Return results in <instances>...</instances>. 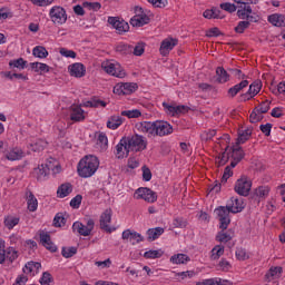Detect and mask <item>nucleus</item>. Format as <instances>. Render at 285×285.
Listing matches in <instances>:
<instances>
[{
    "label": "nucleus",
    "instance_id": "nucleus-47",
    "mask_svg": "<svg viewBox=\"0 0 285 285\" xmlns=\"http://www.w3.org/2000/svg\"><path fill=\"white\" fill-rule=\"evenodd\" d=\"M61 255L66 259L73 257V255H77V247H62Z\"/></svg>",
    "mask_w": 285,
    "mask_h": 285
},
{
    "label": "nucleus",
    "instance_id": "nucleus-53",
    "mask_svg": "<svg viewBox=\"0 0 285 285\" xmlns=\"http://www.w3.org/2000/svg\"><path fill=\"white\" fill-rule=\"evenodd\" d=\"M220 9L225 10V12H229V13H233V12L237 11V7L234 3H230V2L220 3Z\"/></svg>",
    "mask_w": 285,
    "mask_h": 285
},
{
    "label": "nucleus",
    "instance_id": "nucleus-22",
    "mask_svg": "<svg viewBox=\"0 0 285 285\" xmlns=\"http://www.w3.org/2000/svg\"><path fill=\"white\" fill-rule=\"evenodd\" d=\"M283 268L281 266L271 267L265 274L267 282H273V279H279L282 277Z\"/></svg>",
    "mask_w": 285,
    "mask_h": 285
},
{
    "label": "nucleus",
    "instance_id": "nucleus-39",
    "mask_svg": "<svg viewBox=\"0 0 285 285\" xmlns=\"http://www.w3.org/2000/svg\"><path fill=\"white\" fill-rule=\"evenodd\" d=\"M32 55L33 57H38V59H46L48 57V50L46 47L38 46L33 48Z\"/></svg>",
    "mask_w": 285,
    "mask_h": 285
},
{
    "label": "nucleus",
    "instance_id": "nucleus-63",
    "mask_svg": "<svg viewBox=\"0 0 285 285\" xmlns=\"http://www.w3.org/2000/svg\"><path fill=\"white\" fill-rule=\"evenodd\" d=\"M218 268H220V271H225V272H228L229 268H232V265L226 259H222L219 263H218Z\"/></svg>",
    "mask_w": 285,
    "mask_h": 285
},
{
    "label": "nucleus",
    "instance_id": "nucleus-33",
    "mask_svg": "<svg viewBox=\"0 0 285 285\" xmlns=\"http://www.w3.org/2000/svg\"><path fill=\"white\" fill-rule=\"evenodd\" d=\"M147 235H148V239H150L151 242H155V239H158L159 237H161V235H164V228L156 227V228L148 229Z\"/></svg>",
    "mask_w": 285,
    "mask_h": 285
},
{
    "label": "nucleus",
    "instance_id": "nucleus-28",
    "mask_svg": "<svg viewBox=\"0 0 285 285\" xmlns=\"http://www.w3.org/2000/svg\"><path fill=\"white\" fill-rule=\"evenodd\" d=\"M216 76L218 83H227V81H230V75H228V71H226L224 67H217Z\"/></svg>",
    "mask_w": 285,
    "mask_h": 285
},
{
    "label": "nucleus",
    "instance_id": "nucleus-11",
    "mask_svg": "<svg viewBox=\"0 0 285 285\" xmlns=\"http://www.w3.org/2000/svg\"><path fill=\"white\" fill-rule=\"evenodd\" d=\"M19 257V252H17L13 247H8L7 249L0 245V264H3L6 259L10 262H14Z\"/></svg>",
    "mask_w": 285,
    "mask_h": 285
},
{
    "label": "nucleus",
    "instance_id": "nucleus-64",
    "mask_svg": "<svg viewBox=\"0 0 285 285\" xmlns=\"http://www.w3.org/2000/svg\"><path fill=\"white\" fill-rule=\"evenodd\" d=\"M219 281L215 278H208V279H204L202 282L196 283V285H217Z\"/></svg>",
    "mask_w": 285,
    "mask_h": 285
},
{
    "label": "nucleus",
    "instance_id": "nucleus-4",
    "mask_svg": "<svg viewBox=\"0 0 285 285\" xmlns=\"http://www.w3.org/2000/svg\"><path fill=\"white\" fill-rule=\"evenodd\" d=\"M102 70L111 77H117L118 79H124L126 77V70L119 65V62L105 61L101 63Z\"/></svg>",
    "mask_w": 285,
    "mask_h": 285
},
{
    "label": "nucleus",
    "instance_id": "nucleus-3",
    "mask_svg": "<svg viewBox=\"0 0 285 285\" xmlns=\"http://www.w3.org/2000/svg\"><path fill=\"white\" fill-rule=\"evenodd\" d=\"M127 141V147L134 153H141L142 150H146L148 148V140L146 137L135 134L130 138H125Z\"/></svg>",
    "mask_w": 285,
    "mask_h": 285
},
{
    "label": "nucleus",
    "instance_id": "nucleus-48",
    "mask_svg": "<svg viewBox=\"0 0 285 285\" xmlns=\"http://www.w3.org/2000/svg\"><path fill=\"white\" fill-rule=\"evenodd\" d=\"M224 255V246L217 245L212 249V259H219Z\"/></svg>",
    "mask_w": 285,
    "mask_h": 285
},
{
    "label": "nucleus",
    "instance_id": "nucleus-38",
    "mask_svg": "<svg viewBox=\"0 0 285 285\" xmlns=\"http://www.w3.org/2000/svg\"><path fill=\"white\" fill-rule=\"evenodd\" d=\"M30 67L35 72H50V67L42 62H31Z\"/></svg>",
    "mask_w": 285,
    "mask_h": 285
},
{
    "label": "nucleus",
    "instance_id": "nucleus-25",
    "mask_svg": "<svg viewBox=\"0 0 285 285\" xmlns=\"http://www.w3.org/2000/svg\"><path fill=\"white\" fill-rule=\"evenodd\" d=\"M27 206L30 213H35V210L39 208V202L37 200V197H35V194H32V191H27Z\"/></svg>",
    "mask_w": 285,
    "mask_h": 285
},
{
    "label": "nucleus",
    "instance_id": "nucleus-42",
    "mask_svg": "<svg viewBox=\"0 0 285 285\" xmlns=\"http://www.w3.org/2000/svg\"><path fill=\"white\" fill-rule=\"evenodd\" d=\"M249 28H250V22L244 20V21H239L234 30L237 35H244V32H246V30H248Z\"/></svg>",
    "mask_w": 285,
    "mask_h": 285
},
{
    "label": "nucleus",
    "instance_id": "nucleus-30",
    "mask_svg": "<svg viewBox=\"0 0 285 285\" xmlns=\"http://www.w3.org/2000/svg\"><path fill=\"white\" fill-rule=\"evenodd\" d=\"M72 193V185L70 183H65L58 187L57 195L61 198L68 197Z\"/></svg>",
    "mask_w": 285,
    "mask_h": 285
},
{
    "label": "nucleus",
    "instance_id": "nucleus-55",
    "mask_svg": "<svg viewBox=\"0 0 285 285\" xmlns=\"http://www.w3.org/2000/svg\"><path fill=\"white\" fill-rule=\"evenodd\" d=\"M173 226L174 228H186L187 226L186 219L181 217H177L173 220Z\"/></svg>",
    "mask_w": 285,
    "mask_h": 285
},
{
    "label": "nucleus",
    "instance_id": "nucleus-58",
    "mask_svg": "<svg viewBox=\"0 0 285 285\" xmlns=\"http://www.w3.org/2000/svg\"><path fill=\"white\" fill-rule=\"evenodd\" d=\"M230 177H233V169L227 166L224 170L220 184H226Z\"/></svg>",
    "mask_w": 285,
    "mask_h": 285
},
{
    "label": "nucleus",
    "instance_id": "nucleus-9",
    "mask_svg": "<svg viewBox=\"0 0 285 285\" xmlns=\"http://www.w3.org/2000/svg\"><path fill=\"white\" fill-rule=\"evenodd\" d=\"M230 213L233 212H230V207L228 205L225 207L220 206L216 209L222 230H226V228H228V225L230 224Z\"/></svg>",
    "mask_w": 285,
    "mask_h": 285
},
{
    "label": "nucleus",
    "instance_id": "nucleus-41",
    "mask_svg": "<svg viewBox=\"0 0 285 285\" xmlns=\"http://www.w3.org/2000/svg\"><path fill=\"white\" fill-rule=\"evenodd\" d=\"M120 115L121 117H128V119H139V117H141V111L138 109L124 110Z\"/></svg>",
    "mask_w": 285,
    "mask_h": 285
},
{
    "label": "nucleus",
    "instance_id": "nucleus-50",
    "mask_svg": "<svg viewBox=\"0 0 285 285\" xmlns=\"http://www.w3.org/2000/svg\"><path fill=\"white\" fill-rule=\"evenodd\" d=\"M256 110L261 112V115H266V112L271 110V100H264L258 107H256Z\"/></svg>",
    "mask_w": 285,
    "mask_h": 285
},
{
    "label": "nucleus",
    "instance_id": "nucleus-13",
    "mask_svg": "<svg viewBox=\"0 0 285 285\" xmlns=\"http://www.w3.org/2000/svg\"><path fill=\"white\" fill-rule=\"evenodd\" d=\"M112 222V209H106L100 215V228L101 230H106V233H112V229H110V223Z\"/></svg>",
    "mask_w": 285,
    "mask_h": 285
},
{
    "label": "nucleus",
    "instance_id": "nucleus-26",
    "mask_svg": "<svg viewBox=\"0 0 285 285\" xmlns=\"http://www.w3.org/2000/svg\"><path fill=\"white\" fill-rule=\"evenodd\" d=\"M39 268H41V263L29 262L24 265L22 271L26 275H35L39 273Z\"/></svg>",
    "mask_w": 285,
    "mask_h": 285
},
{
    "label": "nucleus",
    "instance_id": "nucleus-36",
    "mask_svg": "<svg viewBox=\"0 0 285 285\" xmlns=\"http://www.w3.org/2000/svg\"><path fill=\"white\" fill-rule=\"evenodd\" d=\"M171 264H186L190 262V257L186 254H176L170 257Z\"/></svg>",
    "mask_w": 285,
    "mask_h": 285
},
{
    "label": "nucleus",
    "instance_id": "nucleus-40",
    "mask_svg": "<svg viewBox=\"0 0 285 285\" xmlns=\"http://www.w3.org/2000/svg\"><path fill=\"white\" fill-rule=\"evenodd\" d=\"M232 159H236V161H242L244 159V150L239 145H236L232 149Z\"/></svg>",
    "mask_w": 285,
    "mask_h": 285
},
{
    "label": "nucleus",
    "instance_id": "nucleus-37",
    "mask_svg": "<svg viewBox=\"0 0 285 285\" xmlns=\"http://www.w3.org/2000/svg\"><path fill=\"white\" fill-rule=\"evenodd\" d=\"M262 80L254 81L252 85H249V95H252V97H257V95H259L262 91Z\"/></svg>",
    "mask_w": 285,
    "mask_h": 285
},
{
    "label": "nucleus",
    "instance_id": "nucleus-60",
    "mask_svg": "<svg viewBox=\"0 0 285 285\" xmlns=\"http://www.w3.org/2000/svg\"><path fill=\"white\" fill-rule=\"evenodd\" d=\"M228 161V154L226 151L222 153L217 158H216V164L218 166H225V164Z\"/></svg>",
    "mask_w": 285,
    "mask_h": 285
},
{
    "label": "nucleus",
    "instance_id": "nucleus-56",
    "mask_svg": "<svg viewBox=\"0 0 285 285\" xmlns=\"http://www.w3.org/2000/svg\"><path fill=\"white\" fill-rule=\"evenodd\" d=\"M129 242L132 244V246H135V244H140V242H144V236L137 232H134Z\"/></svg>",
    "mask_w": 285,
    "mask_h": 285
},
{
    "label": "nucleus",
    "instance_id": "nucleus-15",
    "mask_svg": "<svg viewBox=\"0 0 285 285\" xmlns=\"http://www.w3.org/2000/svg\"><path fill=\"white\" fill-rule=\"evenodd\" d=\"M227 206L229 207V210L234 215L237 213H242V210L246 208V204H244V198H237V197H232Z\"/></svg>",
    "mask_w": 285,
    "mask_h": 285
},
{
    "label": "nucleus",
    "instance_id": "nucleus-19",
    "mask_svg": "<svg viewBox=\"0 0 285 285\" xmlns=\"http://www.w3.org/2000/svg\"><path fill=\"white\" fill-rule=\"evenodd\" d=\"M118 159H124V157H128V153H130L128 148V142L126 138H122L120 142L116 146Z\"/></svg>",
    "mask_w": 285,
    "mask_h": 285
},
{
    "label": "nucleus",
    "instance_id": "nucleus-59",
    "mask_svg": "<svg viewBox=\"0 0 285 285\" xmlns=\"http://www.w3.org/2000/svg\"><path fill=\"white\" fill-rule=\"evenodd\" d=\"M176 277H181V279H191V277H195V271L176 273Z\"/></svg>",
    "mask_w": 285,
    "mask_h": 285
},
{
    "label": "nucleus",
    "instance_id": "nucleus-6",
    "mask_svg": "<svg viewBox=\"0 0 285 285\" xmlns=\"http://www.w3.org/2000/svg\"><path fill=\"white\" fill-rule=\"evenodd\" d=\"M49 17L51 21L58 23V26H63V23L68 21V14L66 13V9L59 6H56L50 9Z\"/></svg>",
    "mask_w": 285,
    "mask_h": 285
},
{
    "label": "nucleus",
    "instance_id": "nucleus-51",
    "mask_svg": "<svg viewBox=\"0 0 285 285\" xmlns=\"http://www.w3.org/2000/svg\"><path fill=\"white\" fill-rule=\"evenodd\" d=\"M216 239H217V242H220L222 244H228V242H230V239H233V236H230V234H228V233L220 232L217 234Z\"/></svg>",
    "mask_w": 285,
    "mask_h": 285
},
{
    "label": "nucleus",
    "instance_id": "nucleus-23",
    "mask_svg": "<svg viewBox=\"0 0 285 285\" xmlns=\"http://www.w3.org/2000/svg\"><path fill=\"white\" fill-rule=\"evenodd\" d=\"M115 51L122 57H128V55H132V45L120 42L116 45Z\"/></svg>",
    "mask_w": 285,
    "mask_h": 285
},
{
    "label": "nucleus",
    "instance_id": "nucleus-29",
    "mask_svg": "<svg viewBox=\"0 0 285 285\" xmlns=\"http://www.w3.org/2000/svg\"><path fill=\"white\" fill-rule=\"evenodd\" d=\"M121 124H124V118H121L120 116H111L107 121V128H109L110 130H117V128H119Z\"/></svg>",
    "mask_w": 285,
    "mask_h": 285
},
{
    "label": "nucleus",
    "instance_id": "nucleus-7",
    "mask_svg": "<svg viewBox=\"0 0 285 285\" xmlns=\"http://www.w3.org/2000/svg\"><path fill=\"white\" fill-rule=\"evenodd\" d=\"M72 230H73V233H78V234L82 235V237H88V236H90V233H92V230H95V220L92 218H89L87 220V225H83L80 222H76L72 225Z\"/></svg>",
    "mask_w": 285,
    "mask_h": 285
},
{
    "label": "nucleus",
    "instance_id": "nucleus-45",
    "mask_svg": "<svg viewBox=\"0 0 285 285\" xmlns=\"http://www.w3.org/2000/svg\"><path fill=\"white\" fill-rule=\"evenodd\" d=\"M262 119H264L263 114L259 112L257 110V108L255 107L254 110L252 111V114L249 115L250 124H257V122L262 121Z\"/></svg>",
    "mask_w": 285,
    "mask_h": 285
},
{
    "label": "nucleus",
    "instance_id": "nucleus-17",
    "mask_svg": "<svg viewBox=\"0 0 285 285\" xmlns=\"http://www.w3.org/2000/svg\"><path fill=\"white\" fill-rule=\"evenodd\" d=\"M70 119L71 121H83L86 119V116L83 115V109H81L80 106L72 105L70 107Z\"/></svg>",
    "mask_w": 285,
    "mask_h": 285
},
{
    "label": "nucleus",
    "instance_id": "nucleus-35",
    "mask_svg": "<svg viewBox=\"0 0 285 285\" xmlns=\"http://www.w3.org/2000/svg\"><path fill=\"white\" fill-rule=\"evenodd\" d=\"M252 135H253V131L250 129H246L239 132L236 141V146H239V144H246V141L250 139Z\"/></svg>",
    "mask_w": 285,
    "mask_h": 285
},
{
    "label": "nucleus",
    "instance_id": "nucleus-10",
    "mask_svg": "<svg viewBox=\"0 0 285 285\" xmlns=\"http://www.w3.org/2000/svg\"><path fill=\"white\" fill-rule=\"evenodd\" d=\"M137 88H139V86H137V83L135 82H121V83H117L114 87V94L115 95H132V92H136Z\"/></svg>",
    "mask_w": 285,
    "mask_h": 285
},
{
    "label": "nucleus",
    "instance_id": "nucleus-2",
    "mask_svg": "<svg viewBox=\"0 0 285 285\" xmlns=\"http://www.w3.org/2000/svg\"><path fill=\"white\" fill-rule=\"evenodd\" d=\"M99 169V158L97 156H85L78 164L79 177H92Z\"/></svg>",
    "mask_w": 285,
    "mask_h": 285
},
{
    "label": "nucleus",
    "instance_id": "nucleus-43",
    "mask_svg": "<svg viewBox=\"0 0 285 285\" xmlns=\"http://www.w3.org/2000/svg\"><path fill=\"white\" fill-rule=\"evenodd\" d=\"M97 146H100L102 150H106L108 148V136H106L104 132H99L97 138Z\"/></svg>",
    "mask_w": 285,
    "mask_h": 285
},
{
    "label": "nucleus",
    "instance_id": "nucleus-5",
    "mask_svg": "<svg viewBox=\"0 0 285 285\" xmlns=\"http://www.w3.org/2000/svg\"><path fill=\"white\" fill-rule=\"evenodd\" d=\"M250 188H253V183L246 176H242L236 180L234 186L235 193L240 195V197H248L250 194Z\"/></svg>",
    "mask_w": 285,
    "mask_h": 285
},
{
    "label": "nucleus",
    "instance_id": "nucleus-12",
    "mask_svg": "<svg viewBox=\"0 0 285 285\" xmlns=\"http://www.w3.org/2000/svg\"><path fill=\"white\" fill-rule=\"evenodd\" d=\"M108 23L112 26V28H115L119 35H122V32H128V30H130V26L128 24V22L124 20L120 21L117 17H109Z\"/></svg>",
    "mask_w": 285,
    "mask_h": 285
},
{
    "label": "nucleus",
    "instance_id": "nucleus-57",
    "mask_svg": "<svg viewBox=\"0 0 285 285\" xmlns=\"http://www.w3.org/2000/svg\"><path fill=\"white\" fill-rule=\"evenodd\" d=\"M60 55L62 57H67V58H70V59H76L77 58V52H75L73 50H68L66 48L60 49Z\"/></svg>",
    "mask_w": 285,
    "mask_h": 285
},
{
    "label": "nucleus",
    "instance_id": "nucleus-61",
    "mask_svg": "<svg viewBox=\"0 0 285 285\" xmlns=\"http://www.w3.org/2000/svg\"><path fill=\"white\" fill-rule=\"evenodd\" d=\"M52 282V275L48 272H45L42 274V277L40 278L41 285H49Z\"/></svg>",
    "mask_w": 285,
    "mask_h": 285
},
{
    "label": "nucleus",
    "instance_id": "nucleus-16",
    "mask_svg": "<svg viewBox=\"0 0 285 285\" xmlns=\"http://www.w3.org/2000/svg\"><path fill=\"white\" fill-rule=\"evenodd\" d=\"M39 237L42 246L50 250V253H57V247L52 244V239L50 238V234L48 232L40 230Z\"/></svg>",
    "mask_w": 285,
    "mask_h": 285
},
{
    "label": "nucleus",
    "instance_id": "nucleus-8",
    "mask_svg": "<svg viewBox=\"0 0 285 285\" xmlns=\"http://www.w3.org/2000/svg\"><path fill=\"white\" fill-rule=\"evenodd\" d=\"M135 199H144L149 204H155L157 202V193L153 191L150 188L140 187L134 194Z\"/></svg>",
    "mask_w": 285,
    "mask_h": 285
},
{
    "label": "nucleus",
    "instance_id": "nucleus-20",
    "mask_svg": "<svg viewBox=\"0 0 285 285\" xmlns=\"http://www.w3.org/2000/svg\"><path fill=\"white\" fill-rule=\"evenodd\" d=\"M268 22L276 28H285V16L279 13H274L268 16Z\"/></svg>",
    "mask_w": 285,
    "mask_h": 285
},
{
    "label": "nucleus",
    "instance_id": "nucleus-24",
    "mask_svg": "<svg viewBox=\"0 0 285 285\" xmlns=\"http://www.w3.org/2000/svg\"><path fill=\"white\" fill-rule=\"evenodd\" d=\"M50 173V167L48 165H40L38 168L33 169V175L40 181L41 179H46L48 174Z\"/></svg>",
    "mask_w": 285,
    "mask_h": 285
},
{
    "label": "nucleus",
    "instance_id": "nucleus-34",
    "mask_svg": "<svg viewBox=\"0 0 285 285\" xmlns=\"http://www.w3.org/2000/svg\"><path fill=\"white\" fill-rule=\"evenodd\" d=\"M130 23L134 27L141 28V26H146L148 23V17L146 16H135L130 19Z\"/></svg>",
    "mask_w": 285,
    "mask_h": 285
},
{
    "label": "nucleus",
    "instance_id": "nucleus-21",
    "mask_svg": "<svg viewBox=\"0 0 285 285\" xmlns=\"http://www.w3.org/2000/svg\"><path fill=\"white\" fill-rule=\"evenodd\" d=\"M69 71L71 77H83V75H86V67H83V65L76 62L71 66H69Z\"/></svg>",
    "mask_w": 285,
    "mask_h": 285
},
{
    "label": "nucleus",
    "instance_id": "nucleus-27",
    "mask_svg": "<svg viewBox=\"0 0 285 285\" xmlns=\"http://www.w3.org/2000/svg\"><path fill=\"white\" fill-rule=\"evenodd\" d=\"M23 157V150L20 148H13L6 153V159L9 161H17Z\"/></svg>",
    "mask_w": 285,
    "mask_h": 285
},
{
    "label": "nucleus",
    "instance_id": "nucleus-54",
    "mask_svg": "<svg viewBox=\"0 0 285 285\" xmlns=\"http://www.w3.org/2000/svg\"><path fill=\"white\" fill-rule=\"evenodd\" d=\"M9 66H12L13 68H19L20 70H23V68H26V60H23V58H19L17 60L10 61Z\"/></svg>",
    "mask_w": 285,
    "mask_h": 285
},
{
    "label": "nucleus",
    "instance_id": "nucleus-44",
    "mask_svg": "<svg viewBox=\"0 0 285 285\" xmlns=\"http://www.w3.org/2000/svg\"><path fill=\"white\" fill-rule=\"evenodd\" d=\"M164 255V252L161 249H154V250H148L144 254V257L146 259H159Z\"/></svg>",
    "mask_w": 285,
    "mask_h": 285
},
{
    "label": "nucleus",
    "instance_id": "nucleus-49",
    "mask_svg": "<svg viewBox=\"0 0 285 285\" xmlns=\"http://www.w3.org/2000/svg\"><path fill=\"white\" fill-rule=\"evenodd\" d=\"M17 224H19L18 217L8 216L4 219V225L7 226V228H9V230H12V228H14V226H17Z\"/></svg>",
    "mask_w": 285,
    "mask_h": 285
},
{
    "label": "nucleus",
    "instance_id": "nucleus-46",
    "mask_svg": "<svg viewBox=\"0 0 285 285\" xmlns=\"http://www.w3.org/2000/svg\"><path fill=\"white\" fill-rule=\"evenodd\" d=\"M146 50V43L138 42L135 47H132L131 55H135V57H141Z\"/></svg>",
    "mask_w": 285,
    "mask_h": 285
},
{
    "label": "nucleus",
    "instance_id": "nucleus-1",
    "mask_svg": "<svg viewBox=\"0 0 285 285\" xmlns=\"http://www.w3.org/2000/svg\"><path fill=\"white\" fill-rule=\"evenodd\" d=\"M138 132L147 135V137H167V135H173V126L168 121L157 120V121H142L136 124Z\"/></svg>",
    "mask_w": 285,
    "mask_h": 285
},
{
    "label": "nucleus",
    "instance_id": "nucleus-18",
    "mask_svg": "<svg viewBox=\"0 0 285 285\" xmlns=\"http://www.w3.org/2000/svg\"><path fill=\"white\" fill-rule=\"evenodd\" d=\"M247 87H248V80H243L239 83L235 85L234 87L229 88L227 91V95L233 99L237 97V95H239V92H242L244 88H247Z\"/></svg>",
    "mask_w": 285,
    "mask_h": 285
},
{
    "label": "nucleus",
    "instance_id": "nucleus-32",
    "mask_svg": "<svg viewBox=\"0 0 285 285\" xmlns=\"http://www.w3.org/2000/svg\"><path fill=\"white\" fill-rule=\"evenodd\" d=\"M46 146H48V142L46 140L37 139L30 144V149L33 153H41V150H45Z\"/></svg>",
    "mask_w": 285,
    "mask_h": 285
},
{
    "label": "nucleus",
    "instance_id": "nucleus-52",
    "mask_svg": "<svg viewBox=\"0 0 285 285\" xmlns=\"http://www.w3.org/2000/svg\"><path fill=\"white\" fill-rule=\"evenodd\" d=\"M53 225L56 228H61V226H66V218L63 217V214H57L53 218Z\"/></svg>",
    "mask_w": 285,
    "mask_h": 285
},
{
    "label": "nucleus",
    "instance_id": "nucleus-14",
    "mask_svg": "<svg viewBox=\"0 0 285 285\" xmlns=\"http://www.w3.org/2000/svg\"><path fill=\"white\" fill-rule=\"evenodd\" d=\"M177 46V39L167 38L161 41L159 52L163 57H168L170 55V50Z\"/></svg>",
    "mask_w": 285,
    "mask_h": 285
},
{
    "label": "nucleus",
    "instance_id": "nucleus-31",
    "mask_svg": "<svg viewBox=\"0 0 285 285\" xmlns=\"http://www.w3.org/2000/svg\"><path fill=\"white\" fill-rule=\"evenodd\" d=\"M271 193V187L268 186H259L255 189L254 197L257 199H265Z\"/></svg>",
    "mask_w": 285,
    "mask_h": 285
},
{
    "label": "nucleus",
    "instance_id": "nucleus-62",
    "mask_svg": "<svg viewBox=\"0 0 285 285\" xmlns=\"http://www.w3.org/2000/svg\"><path fill=\"white\" fill-rule=\"evenodd\" d=\"M82 199L83 197L81 195H77L76 197H73L70 202L71 208H79V206H81Z\"/></svg>",
    "mask_w": 285,
    "mask_h": 285
}]
</instances>
